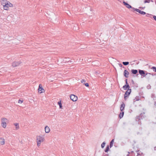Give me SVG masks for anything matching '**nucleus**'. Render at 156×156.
<instances>
[{
  "label": "nucleus",
  "instance_id": "17",
  "mask_svg": "<svg viewBox=\"0 0 156 156\" xmlns=\"http://www.w3.org/2000/svg\"><path fill=\"white\" fill-rule=\"evenodd\" d=\"M131 72L132 73L134 74H136L138 73V71L136 69H132Z\"/></svg>",
  "mask_w": 156,
  "mask_h": 156
},
{
  "label": "nucleus",
  "instance_id": "36",
  "mask_svg": "<svg viewBox=\"0 0 156 156\" xmlns=\"http://www.w3.org/2000/svg\"><path fill=\"white\" fill-rule=\"evenodd\" d=\"M127 79H126L125 80V81L126 82V84L127 85H128L129 84L128 83H127Z\"/></svg>",
  "mask_w": 156,
  "mask_h": 156
},
{
  "label": "nucleus",
  "instance_id": "25",
  "mask_svg": "<svg viewBox=\"0 0 156 156\" xmlns=\"http://www.w3.org/2000/svg\"><path fill=\"white\" fill-rule=\"evenodd\" d=\"M129 63L128 62H123L122 64L125 66H126L129 64Z\"/></svg>",
  "mask_w": 156,
  "mask_h": 156
},
{
  "label": "nucleus",
  "instance_id": "4",
  "mask_svg": "<svg viewBox=\"0 0 156 156\" xmlns=\"http://www.w3.org/2000/svg\"><path fill=\"white\" fill-rule=\"evenodd\" d=\"M132 11H136V12H139L140 13L142 14V15H145L146 14L145 12H144L143 11H141L139 9H135L134 8H132Z\"/></svg>",
  "mask_w": 156,
  "mask_h": 156
},
{
  "label": "nucleus",
  "instance_id": "23",
  "mask_svg": "<svg viewBox=\"0 0 156 156\" xmlns=\"http://www.w3.org/2000/svg\"><path fill=\"white\" fill-rule=\"evenodd\" d=\"M6 5H9V7H13V5L9 1H8V2L7 3V4Z\"/></svg>",
  "mask_w": 156,
  "mask_h": 156
},
{
  "label": "nucleus",
  "instance_id": "2",
  "mask_svg": "<svg viewBox=\"0 0 156 156\" xmlns=\"http://www.w3.org/2000/svg\"><path fill=\"white\" fill-rule=\"evenodd\" d=\"M1 121L2 126L4 128H5L6 126L7 123L9 121L8 120L5 118H2Z\"/></svg>",
  "mask_w": 156,
  "mask_h": 156
},
{
  "label": "nucleus",
  "instance_id": "14",
  "mask_svg": "<svg viewBox=\"0 0 156 156\" xmlns=\"http://www.w3.org/2000/svg\"><path fill=\"white\" fill-rule=\"evenodd\" d=\"M125 107V105L124 103L123 102L122 104L121 105V107L120 108V110L121 111H122L123 110L124 108Z\"/></svg>",
  "mask_w": 156,
  "mask_h": 156
},
{
  "label": "nucleus",
  "instance_id": "15",
  "mask_svg": "<svg viewBox=\"0 0 156 156\" xmlns=\"http://www.w3.org/2000/svg\"><path fill=\"white\" fill-rule=\"evenodd\" d=\"M0 144L2 145L5 144V140L4 138H0Z\"/></svg>",
  "mask_w": 156,
  "mask_h": 156
},
{
  "label": "nucleus",
  "instance_id": "21",
  "mask_svg": "<svg viewBox=\"0 0 156 156\" xmlns=\"http://www.w3.org/2000/svg\"><path fill=\"white\" fill-rule=\"evenodd\" d=\"M122 112H121L119 115V117L120 119L122 118L123 117L124 114V112L123 111Z\"/></svg>",
  "mask_w": 156,
  "mask_h": 156
},
{
  "label": "nucleus",
  "instance_id": "24",
  "mask_svg": "<svg viewBox=\"0 0 156 156\" xmlns=\"http://www.w3.org/2000/svg\"><path fill=\"white\" fill-rule=\"evenodd\" d=\"M9 7V5H4V7H3L4 9L5 10H8Z\"/></svg>",
  "mask_w": 156,
  "mask_h": 156
},
{
  "label": "nucleus",
  "instance_id": "39",
  "mask_svg": "<svg viewBox=\"0 0 156 156\" xmlns=\"http://www.w3.org/2000/svg\"><path fill=\"white\" fill-rule=\"evenodd\" d=\"M151 75H152L151 76L152 77V76H153L154 75H156V74H155L154 75L153 74V73L151 74Z\"/></svg>",
  "mask_w": 156,
  "mask_h": 156
},
{
  "label": "nucleus",
  "instance_id": "1",
  "mask_svg": "<svg viewBox=\"0 0 156 156\" xmlns=\"http://www.w3.org/2000/svg\"><path fill=\"white\" fill-rule=\"evenodd\" d=\"M37 145L39 147L41 144V143L44 141V138L43 136H37L36 137Z\"/></svg>",
  "mask_w": 156,
  "mask_h": 156
},
{
  "label": "nucleus",
  "instance_id": "27",
  "mask_svg": "<svg viewBox=\"0 0 156 156\" xmlns=\"http://www.w3.org/2000/svg\"><path fill=\"white\" fill-rule=\"evenodd\" d=\"M105 142H104L103 143H102V144H101V147L102 148H103L105 147Z\"/></svg>",
  "mask_w": 156,
  "mask_h": 156
},
{
  "label": "nucleus",
  "instance_id": "19",
  "mask_svg": "<svg viewBox=\"0 0 156 156\" xmlns=\"http://www.w3.org/2000/svg\"><path fill=\"white\" fill-rule=\"evenodd\" d=\"M131 91V89H128L125 92L128 95H129Z\"/></svg>",
  "mask_w": 156,
  "mask_h": 156
},
{
  "label": "nucleus",
  "instance_id": "16",
  "mask_svg": "<svg viewBox=\"0 0 156 156\" xmlns=\"http://www.w3.org/2000/svg\"><path fill=\"white\" fill-rule=\"evenodd\" d=\"M50 129H49V127L48 126H46L45 127V131L46 133H49V132H50Z\"/></svg>",
  "mask_w": 156,
  "mask_h": 156
},
{
  "label": "nucleus",
  "instance_id": "34",
  "mask_svg": "<svg viewBox=\"0 0 156 156\" xmlns=\"http://www.w3.org/2000/svg\"><path fill=\"white\" fill-rule=\"evenodd\" d=\"M129 95H128L127 94H126V93H125V94H124V97H127Z\"/></svg>",
  "mask_w": 156,
  "mask_h": 156
},
{
  "label": "nucleus",
  "instance_id": "41",
  "mask_svg": "<svg viewBox=\"0 0 156 156\" xmlns=\"http://www.w3.org/2000/svg\"><path fill=\"white\" fill-rule=\"evenodd\" d=\"M154 105H155V106H156V101H155V102H154Z\"/></svg>",
  "mask_w": 156,
  "mask_h": 156
},
{
  "label": "nucleus",
  "instance_id": "42",
  "mask_svg": "<svg viewBox=\"0 0 156 156\" xmlns=\"http://www.w3.org/2000/svg\"><path fill=\"white\" fill-rule=\"evenodd\" d=\"M154 150L155 151H156V147H154Z\"/></svg>",
  "mask_w": 156,
  "mask_h": 156
},
{
  "label": "nucleus",
  "instance_id": "10",
  "mask_svg": "<svg viewBox=\"0 0 156 156\" xmlns=\"http://www.w3.org/2000/svg\"><path fill=\"white\" fill-rule=\"evenodd\" d=\"M129 72L126 69L124 70L123 73V75L125 77L128 78V75H129Z\"/></svg>",
  "mask_w": 156,
  "mask_h": 156
},
{
  "label": "nucleus",
  "instance_id": "22",
  "mask_svg": "<svg viewBox=\"0 0 156 156\" xmlns=\"http://www.w3.org/2000/svg\"><path fill=\"white\" fill-rule=\"evenodd\" d=\"M114 142V139H112L110 142V148L112 147L113 145V142Z\"/></svg>",
  "mask_w": 156,
  "mask_h": 156
},
{
  "label": "nucleus",
  "instance_id": "26",
  "mask_svg": "<svg viewBox=\"0 0 156 156\" xmlns=\"http://www.w3.org/2000/svg\"><path fill=\"white\" fill-rule=\"evenodd\" d=\"M109 149V146L108 145L106 147V148L105 151V152H107L108 151Z\"/></svg>",
  "mask_w": 156,
  "mask_h": 156
},
{
  "label": "nucleus",
  "instance_id": "18",
  "mask_svg": "<svg viewBox=\"0 0 156 156\" xmlns=\"http://www.w3.org/2000/svg\"><path fill=\"white\" fill-rule=\"evenodd\" d=\"M140 100L139 97L138 96H136L133 101V103H134L136 101H138Z\"/></svg>",
  "mask_w": 156,
  "mask_h": 156
},
{
  "label": "nucleus",
  "instance_id": "44",
  "mask_svg": "<svg viewBox=\"0 0 156 156\" xmlns=\"http://www.w3.org/2000/svg\"><path fill=\"white\" fill-rule=\"evenodd\" d=\"M104 156H108V154H105Z\"/></svg>",
  "mask_w": 156,
  "mask_h": 156
},
{
  "label": "nucleus",
  "instance_id": "13",
  "mask_svg": "<svg viewBox=\"0 0 156 156\" xmlns=\"http://www.w3.org/2000/svg\"><path fill=\"white\" fill-rule=\"evenodd\" d=\"M123 88L125 90H127V89H129L130 87L129 84L127 85L126 84L123 87Z\"/></svg>",
  "mask_w": 156,
  "mask_h": 156
},
{
  "label": "nucleus",
  "instance_id": "9",
  "mask_svg": "<svg viewBox=\"0 0 156 156\" xmlns=\"http://www.w3.org/2000/svg\"><path fill=\"white\" fill-rule=\"evenodd\" d=\"M41 85L40 84L39 87V88L38 89V92L40 93H41L44 92V90L42 88V86H41Z\"/></svg>",
  "mask_w": 156,
  "mask_h": 156
},
{
  "label": "nucleus",
  "instance_id": "32",
  "mask_svg": "<svg viewBox=\"0 0 156 156\" xmlns=\"http://www.w3.org/2000/svg\"><path fill=\"white\" fill-rule=\"evenodd\" d=\"M58 104L59 105H62L61 101H58Z\"/></svg>",
  "mask_w": 156,
  "mask_h": 156
},
{
  "label": "nucleus",
  "instance_id": "40",
  "mask_svg": "<svg viewBox=\"0 0 156 156\" xmlns=\"http://www.w3.org/2000/svg\"><path fill=\"white\" fill-rule=\"evenodd\" d=\"M127 97H124V99L125 100H126L127 99Z\"/></svg>",
  "mask_w": 156,
  "mask_h": 156
},
{
  "label": "nucleus",
  "instance_id": "3",
  "mask_svg": "<svg viewBox=\"0 0 156 156\" xmlns=\"http://www.w3.org/2000/svg\"><path fill=\"white\" fill-rule=\"evenodd\" d=\"M144 113L143 112L141 113L140 115L136 116V121H139L141 119H142L143 118H144Z\"/></svg>",
  "mask_w": 156,
  "mask_h": 156
},
{
  "label": "nucleus",
  "instance_id": "37",
  "mask_svg": "<svg viewBox=\"0 0 156 156\" xmlns=\"http://www.w3.org/2000/svg\"><path fill=\"white\" fill-rule=\"evenodd\" d=\"M119 66L120 67H122V65L121 64H120V63L119 64Z\"/></svg>",
  "mask_w": 156,
  "mask_h": 156
},
{
  "label": "nucleus",
  "instance_id": "7",
  "mask_svg": "<svg viewBox=\"0 0 156 156\" xmlns=\"http://www.w3.org/2000/svg\"><path fill=\"white\" fill-rule=\"evenodd\" d=\"M146 76H145V77H146L147 79L148 80H150L152 79V76H151V73H147V72H146V74L145 75Z\"/></svg>",
  "mask_w": 156,
  "mask_h": 156
},
{
  "label": "nucleus",
  "instance_id": "48",
  "mask_svg": "<svg viewBox=\"0 0 156 156\" xmlns=\"http://www.w3.org/2000/svg\"><path fill=\"white\" fill-rule=\"evenodd\" d=\"M151 2H153V1H152V0H151Z\"/></svg>",
  "mask_w": 156,
  "mask_h": 156
},
{
  "label": "nucleus",
  "instance_id": "12",
  "mask_svg": "<svg viewBox=\"0 0 156 156\" xmlns=\"http://www.w3.org/2000/svg\"><path fill=\"white\" fill-rule=\"evenodd\" d=\"M1 5L4 7V5H5L7 4L8 1L6 0H2L1 1Z\"/></svg>",
  "mask_w": 156,
  "mask_h": 156
},
{
  "label": "nucleus",
  "instance_id": "29",
  "mask_svg": "<svg viewBox=\"0 0 156 156\" xmlns=\"http://www.w3.org/2000/svg\"><path fill=\"white\" fill-rule=\"evenodd\" d=\"M150 0H145L144 1V3H149L150 2Z\"/></svg>",
  "mask_w": 156,
  "mask_h": 156
},
{
  "label": "nucleus",
  "instance_id": "6",
  "mask_svg": "<svg viewBox=\"0 0 156 156\" xmlns=\"http://www.w3.org/2000/svg\"><path fill=\"white\" fill-rule=\"evenodd\" d=\"M146 71H145L143 70H141L140 69H139L138 70V72L143 77H145L146 76L145 75L146 74Z\"/></svg>",
  "mask_w": 156,
  "mask_h": 156
},
{
  "label": "nucleus",
  "instance_id": "30",
  "mask_svg": "<svg viewBox=\"0 0 156 156\" xmlns=\"http://www.w3.org/2000/svg\"><path fill=\"white\" fill-rule=\"evenodd\" d=\"M81 81L82 83H85L86 82V80H85L83 79V80H81Z\"/></svg>",
  "mask_w": 156,
  "mask_h": 156
},
{
  "label": "nucleus",
  "instance_id": "31",
  "mask_svg": "<svg viewBox=\"0 0 156 156\" xmlns=\"http://www.w3.org/2000/svg\"><path fill=\"white\" fill-rule=\"evenodd\" d=\"M23 102V101H21L20 100H19L18 101V103H22Z\"/></svg>",
  "mask_w": 156,
  "mask_h": 156
},
{
  "label": "nucleus",
  "instance_id": "43",
  "mask_svg": "<svg viewBox=\"0 0 156 156\" xmlns=\"http://www.w3.org/2000/svg\"><path fill=\"white\" fill-rule=\"evenodd\" d=\"M132 82L133 83H134V82L133 80H132Z\"/></svg>",
  "mask_w": 156,
  "mask_h": 156
},
{
  "label": "nucleus",
  "instance_id": "33",
  "mask_svg": "<svg viewBox=\"0 0 156 156\" xmlns=\"http://www.w3.org/2000/svg\"><path fill=\"white\" fill-rule=\"evenodd\" d=\"M85 86L86 87H88L89 86V84L88 83H85V84H84Z\"/></svg>",
  "mask_w": 156,
  "mask_h": 156
},
{
  "label": "nucleus",
  "instance_id": "45",
  "mask_svg": "<svg viewBox=\"0 0 156 156\" xmlns=\"http://www.w3.org/2000/svg\"><path fill=\"white\" fill-rule=\"evenodd\" d=\"M73 29H74V30H76L75 28H74L73 27Z\"/></svg>",
  "mask_w": 156,
  "mask_h": 156
},
{
  "label": "nucleus",
  "instance_id": "35",
  "mask_svg": "<svg viewBox=\"0 0 156 156\" xmlns=\"http://www.w3.org/2000/svg\"><path fill=\"white\" fill-rule=\"evenodd\" d=\"M153 18H154V20L156 21V16H153Z\"/></svg>",
  "mask_w": 156,
  "mask_h": 156
},
{
  "label": "nucleus",
  "instance_id": "20",
  "mask_svg": "<svg viewBox=\"0 0 156 156\" xmlns=\"http://www.w3.org/2000/svg\"><path fill=\"white\" fill-rule=\"evenodd\" d=\"M14 125L16 126V130H18L19 128V123H15L14 124Z\"/></svg>",
  "mask_w": 156,
  "mask_h": 156
},
{
  "label": "nucleus",
  "instance_id": "5",
  "mask_svg": "<svg viewBox=\"0 0 156 156\" xmlns=\"http://www.w3.org/2000/svg\"><path fill=\"white\" fill-rule=\"evenodd\" d=\"M70 98L73 101H76L77 99V97L74 94H71L70 96Z\"/></svg>",
  "mask_w": 156,
  "mask_h": 156
},
{
  "label": "nucleus",
  "instance_id": "47",
  "mask_svg": "<svg viewBox=\"0 0 156 156\" xmlns=\"http://www.w3.org/2000/svg\"><path fill=\"white\" fill-rule=\"evenodd\" d=\"M131 152L132 153H133V151H131Z\"/></svg>",
  "mask_w": 156,
  "mask_h": 156
},
{
  "label": "nucleus",
  "instance_id": "38",
  "mask_svg": "<svg viewBox=\"0 0 156 156\" xmlns=\"http://www.w3.org/2000/svg\"><path fill=\"white\" fill-rule=\"evenodd\" d=\"M59 108H62V105H59Z\"/></svg>",
  "mask_w": 156,
  "mask_h": 156
},
{
  "label": "nucleus",
  "instance_id": "11",
  "mask_svg": "<svg viewBox=\"0 0 156 156\" xmlns=\"http://www.w3.org/2000/svg\"><path fill=\"white\" fill-rule=\"evenodd\" d=\"M123 3L124 5H125L127 8L129 9L131 8L132 9V8L133 7H132L130 5H129L128 3H127L126 2H125L124 1L123 2Z\"/></svg>",
  "mask_w": 156,
  "mask_h": 156
},
{
  "label": "nucleus",
  "instance_id": "28",
  "mask_svg": "<svg viewBox=\"0 0 156 156\" xmlns=\"http://www.w3.org/2000/svg\"><path fill=\"white\" fill-rule=\"evenodd\" d=\"M151 69H153L154 71L156 72V67L155 66H153L152 67Z\"/></svg>",
  "mask_w": 156,
  "mask_h": 156
},
{
  "label": "nucleus",
  "instance_id": "8",
  "mask_svg": "<svg viewBox=\"0 0 156 156\" xmlns=\"http://www.w3.org/2000/svg\"><path fill=\"white\" fill-rule=\"evenodd\" d=\"M21 62L20 61L19 62H14L12 63V66L14 67H15L19 66Z\"/></svg>",
  "mask_w": 156,
  "mask_h": 156
},
{
  "label": "nucleus",
  "instance_id": "46",
  "mask_svg": "<svg viewBox=\"0 0 156 156\" xmlns=\"http://www.w3.org/2000/svg\"><path fill=\"white\" fill-rule=\"evenodd\" d=\"M127 156H129V154H128L127 155Z\"/></svg>",
  "mask_w": 156,
  "mask_h": 156
}]
</instances>
